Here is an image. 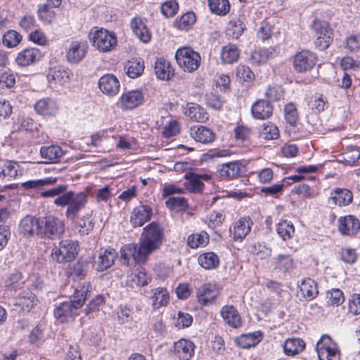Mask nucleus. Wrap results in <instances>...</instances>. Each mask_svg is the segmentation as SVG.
I'll return each instance as SVG.
<instances>
[{
  "label": "nucleus",
  "instance_id": "obj_1",
  "mask_svg": "<svg viewBox=\"0 0 360 360\" xmlns=\"http://www.w3.org/2000/svg\"><path fill=\"white\" fill-rule=\"evenodd\" d=\"M163 238V229L151 222L143 228L139 245L129 244L122 248V262L127 266L145 263L149 255L160 248Z\"/></svg>",
  "mask_w": 360,
  "mask_h": 360
},
{
  "label": "nucleus",
  "instance_id": "obj_2",
  "mask_svg": "<svg viewBox=\"0 0 360 360\" xmlns=\"http://www.w3.org/2000/svg\"><path fill=\"white\" fill-rule=\"evenodd\" d=\"M68 185H58L40 193L42 198H54L53 203L58 207H65V216L75 220L86 205L89 194L86 191H68Z\"/></svg>",
  "mask_w": 360,
  "mask_h": 360
},
{
  "label": "nucleus",
  "instance_id": "obj_3",
  "mask_svg": "<svg viewBox=\"0 0 360 360\" xmlns=\"http://www.w3.org/2000/svg\"><path fill=\"white\" fill-rule=\"evenodd\" d=\"M91 288V283L84 281L75 289L72 300L61 302L56 307L54 317L62 323L72 320L77 315V311L83 306Z\"/></svg>",
  "mask_w": 360,
  "mask_h": 360
},
{
  "label": "nucleus",
  "instance_id": "obj_4",
  "mask_svg": "<svg viewBox=\"0 0 360 360\" xmlns=\"http://www.w3.org/2000/svg\"><path fill=\"white\" fill-rule=\"evenodd\" d=\"M77 255V243L65 239L61 240L58 246L51 250L52 259L58 263H66L73 260Z\"/></svg>",
  "mask_w": 360,
  "mask_h": 360
},
{
  "label": "nucleus",
  "instance_id": "obj_5",
  "mask_svg": "<svg viewBox=\"0 0 360 360\" xmlns=\"http://www.w3.org/2000/svg\"><path fill=\"white\" fill-rule=\"evenodd\" d=\"M91 34L93 46L101 52H110L117 46V37L112 32L101 28Z\"/></svg>",
  "mask_w": 360,
  "mask_h": 360
},
{
  "label": "nucleus",
  "instance_id": "obj_6",
  "mask_svg": "<svg viewBox=\"0 0 360 360\" xmlns=\"http://www.w3.org/2000/svg\"><path fill=\"white\" fill-rule=\"evenodd\" d=\"M178 65L188 72L196 70L200 63V56L198 53L189 47L179 49L175 54Z\"/></svg>",
  "mask_w": 360,
  "mask_h": 360
},
{
  "label": "nucleus",
  "instance_id": "obj_7",
  "mask_svg": "<svg viewBox=\"0 0 360 360\" xmlns=\"http://www.w3.org/2000/svg\"><path fill=\"white\" fill-rule=\"evenodd\" d=\"M316 349L320 360H340V351L328 335L321 336L316 343Z\"/></svg>",
  "mask_w": 360,
  "mask_h": 360
},
{
  "label": "nucleus",
  "instance_id": "obj_8",
  "mask_svg": "<svg viewBox=\"0 0 360 360\" xmlns=\"http://www.w3.org/2000/svg\"><path fill=\"white\" fill-rule=\"evenodd\" d=\"M64 230V223L57 217L48 216L41 219V238L53 239L63 234Z\"/></svg>",
  "mask_w": 360,
  "mask_h": 360
},
{
  "label": "nucleus",
  "instance_id": "obj_9",
  "mask_svg": "<svg viewBox=\"0 0 360 360\" xmlns=\"http://www.w3.org/2000/svg\"><path fill=\"white\" fill-rule=\"evenodd\" d=\"M311 27L317 36L315 41L316 46L321 51L326 49L332 41L328 24L325 21L315 20Z\"/></svg>",
  "mask_w": 360,
  "mask_h": 360
},
{
  "label": "nucleus",
  "instance_id": "obj_10",
  "mask_svg": "<svg viewBox=\"0 0 360 360\" xmlns=\"http://www.w3.org/2000/svg\"><path fill=\"white\" fill-rule=\"evenodd\" d=\"M41 219L32 215H26L19 223L18 231L20 234L25 238H33L36 236L40 237Z\"/></svg>",
  "mask_w": 360,
  "mask_h": 360
},
{
  "label": "nucleus",
  "instance_id": "obj_11",
  "mask_svg": "<svg viewBox=\"0 0 360 360\" xmlns=\"http://www.w3.org/2000/svg\"><path fill=\"white\" fill-rule=\"evenodd\" d=\"M316 57L309 51L303 50L294 56L293 67L298 72L310 70L316 65Z\"/></svg>",
  "mask_w": 360,
  "mask_h": 360
},
{
  "label": "nucleus",
  "instance_id": "obj_12",
  "mask_svg": "<svg viewBox=\"0 0 360 360\" xmlns=\"http://www.w3.org/2000/svg\"><path fill=\"white\" fill-rule=\"evenodd\" d=\"M184 186L191 193H202L205 188L204 181H209L211 176L207 174H198L192 172H187L184 175Z\"/></svg>",
  "mask_w": 360,
  "mask_h": 360
},
{
  "label": "nucleus",
  "instance_id": "obj_13",
  "mask_svg": "<svg viewBox=\"0 0 360 360\" xmlns=\"http://www.w3.org/2000/svg\"><path fill=\"white\" fill-rule=\"evenodd\" d=\"M88 50V44L85 41H73L66 51V59L72 64L79 63L85 57Z\"/></svg>",
  "mask_w": 360,
  "mask_h": 360
},
{
  "label": "nucleus",
  "instance_id": "obj_14",
  "mask_svg": "<svg viewBox=\"0 0 360 360\" xmlns=\"http://www.w3.org/2000/svg\"><path fill=\"white\" fill-rule=\"evenodd\" d=\"M72 72L71 70L63 65H57L49 69L47 74V79L49 83L63 85L69 82Z\"/></svg>",
  "mask_w": 360,
  "mask_h": 360
},
{
  "label": "nucleus",
  "instance_id": "obj_15",
  "mask_svg": "<svg viewBox=\"0 0 360 360\" xmlns=\"http://www.w3.org/2000/svg\"><path fill=\"white\" fill-rule=\"evenodd\" d=\"M338 230L345 236H354L360 230V221L353 215L341 217L338 219Z\"/></svg>",
  "mask_w": 360,
  "mask_h": 360
},
{
  "label": "nucleus",
  "instance_id": "obj_16",
  "mask_svg": "<svg viewBox=\"0 0 360 360\" xmlns=\"http://www.w3.org/2000/svg\"><path fill=\"white\" fill-rule=\"evenodd\" d=\"M144 98L139 90H132L124 93L120 98L121 108L123 110H132L141 105Z\"/></svg>",
  "mask_w": 360,
  "mask_h": 360
},
{
  "label": "nucleus",
  "instance_id": "obj_17",
  "mask_svg": "<svg viewBox=\"0 0 360 360\" xmlns=\"http://www.w3.org/2000/svg\"><path fill=\"white\" fill-rule=\"evenodd\" d=\"M219 290L215 285L210 283L202 285L197 290L198 301L202 305L213 302L218 296Z\"/></svg>",
  "mask_w": 360,
  "mask_h": 360
},
{
  "label": "nucleus",
  "instance_id": "obj_18",
  "mask_svg": "<svg viewBox=\"0 0 360 360\" xmlns=\"http://www.w3.org/2000/svg\"><path fill=\"white\" fill-rule=\"evenodd\" d=\"M152 209L146 205H141L133 209L131 213L130 222L133 227L142 226L150 219Z\"/></svg>",
  "mask_w": 360,
  "mask_h": 360
},
{
  "label": "nucleus",
  "instance_id": "obj_19",
  "mask_svg": "<svg viewBox=\"0 0 360 360\" xmlns=\"http://www.w3.org/2000/svg\"><path fill=\"white\" fill-rule=\"evenodd\" d=\"M120 86L119 80L112 74L103 75L98 81V87L100 90L103 94L108 96L116 95L119 91Z\"/></svg>",
  "mask_w": 360,
  "mask_h": 360
},
{
  "label": "nucleus",
  "instance_id": "obj_20",
  "mask_svg": "<svg viewBox=\"0 0 360 360\" xmlns=\"http://www.w3.org/2000/svg\"><path fill=\"white\" fill-rule=\"evenodd\" d=\"M41 57V53L38 49L27 48L18 53L15 61L19 66L26 67L39 61Z\"/></svg>",
  "mask_w": 360,
  "mask_h": 360
},
{
  "label": "nucleus",
  "instance_id": "obj_21",
  "mask_svg": "<svg viewBox=\"0 0 360 360\" xmlns=\"http://www.w3.org/2000/svg\"><path fill=\"white\" fill-rule=\"evenodd\" d=\"M131 29L134 34L143 43H148L151 39V33L147 25L140 17H134L131 20Z\"/></svg>",
  "mask_w": 360,
  "mask_h": 360
},
{
  "label": "nucleus",
  "instance_id": "obj_22",
  "mask_svg": "<svg viewBox=\"0 0 360 360\" xmlns=\"http://www.w3.org/2000/svg\"><path fill=\"white\" fill-rule=\"evenodd\" d=\"M194 344L185 339L179 340L174 345V353L180 360H189L194 354Z\"/></svg>",
  "mask_w": 360,
  "mask_h": 360
},
{
  "label": "nucleus",
  "instance_id": "obj_23",
  "mask_svg": "<svg viewBox=\"0 0 360 360\" xmlns=\"http://www.w3.org/2000/svg\"><path fill=\"white\" fill-rule=\"evenodd\" d=\"M190 134L196 141L205 144L212 143L215 139V134L212 130L202 125L191 127Z\"/></svg>",
  "mask_w": 360,
  "mask_h": 360
},
{
  "label": "nucleus",
  "instance_id": "obj_24",
  "mask_svg": "<svg viewBox=\"0 0 360 360\" xmlns=\"http://www.w3.org/2000/svg\"><path fill=\"white\" fill-rule=\"evenodd\" d=\"M154 71L161 80H169L174 75V70L170 63L163 58H159L155 63Z\"/></svg>",
  "mask_w": 360,
  "mask_h": 360
},
{
  "label": "nucleus",
  "instance_id": "obj_25",
  "mask_svg": "<svg viewBox=\"0 0 360 360\" xmlns=\"http://www.w3.org/2000/svg\"><path fill=\"white\" fill-rule=\"evenodd\" d=\"M58 109L56 102L48 98L39 100L34 105L37 113L44 117L55 116Z\"/></svg>",
  "mask_w": 360,
  "mask_h": 360
},
{
  "label": "nucleus",
  "instance_id": "obj_26",
  "mask_svg": "<svg viewBox=\"0 0 360 360\" xmlns=\"http://www.w3.org/2000/svg\"><path fill=\"white\" fill-rule=\"evenodd\" d=\"M117 257V252L114 249L101 250L98 258L95 261L96 269L98 271H103L110 268Z\"/></svg>",
  "mask_w": 360,
  "mask_h": 360
},
{
  "label": "nucleus",
  "instance_id": "obj_27",
  "mask_svg": "<svg viewBox=\"0 0 360 360\" xmlns=\"http://www.w3.org/2000/svg\"><path fill=\"white\" fill-rule=\"evenodd\" d=\"M251 112L255 118L264 120L271 115L273 108L269 101L259 100L252 105Z\"/></svg>",
  "mask_w": 360,
  "mask_h": 360
},
{
  "label": "nucleus",
  "instance_id": "obj_28",
  "mask_svg": "<svg viewBox=\"0 0 360 360\" xmlns=\"http://www.w3.org/2000/svg\"><path fill=\"white\" fill-rule=\"evenodd\" d=\"M252 225V221L250 217L239 219L233 226V239L235 240H242L250 232Z\"/></svg>",
  "mask_w": 360,
  "mask_h": 360
},
{
  "label": "nucleus",
  "instance_id": "obj_29",
  "mask_svg": "<svg viewBox=\"0 0 360 360\" xmlns=\"http://www.w3.org/2000/svg\"><path fill=\"white\" fill-rule=\"evenodd\" d=\"M220 312L223 319L229 326L236 328L241 326L240 316L233 305L223 307Z\"/></svg>",
  "mask_w": 360,
  "mask_h": 360
},
{
  "label": "nucleus",
  "instance_id": "obj_30",
  "mask_svg": "<svg viewBox=\"0 0 360 360\" xmlns=\"http://www.w3.org/2000/svg\"><path fill=\"white\" fill-rule=\"evenodd\" d=\"M40 154L45 163H56L59 162L63 155V150L56 145L42 146L40 149Z\"/></svg>",
  "mask_w": 360,
  "mask_h": 360
},
{
  "label": "nucleus",
  "instance_id": "obj_31",
  "mask_svg": "<svg viewBox=\"0 0 360 360\" xmlns=\"http://www.w3.org/2000/svg\"><path fill=\"white\" fill-rule=\"evenodd\" d=\"M241 166V163L238 161L229 162L220 165L217 171L221 178L234 179L240 173Z\"/></svg>",
  "mask_w": 360,
  "mask_h": 360
},
{
  "label": "nucleus",
  "instance_id": "obj_32",
  "mask_svg": "<svg viewBox=\"0 0 360 360\" xmlns=\"http://www.w3.org/2000/svg\"><path fill=\"white\" fill-rule=\"evenodd\" d=\"M353 195L352 192L346 188H336L331 193L329 198L334 205L340 207L345 206L352 202Z\"/></svg>",
  "mask_w": 360,
  "mask_h": 360
},
{
  "label": "nucleus",
  "instance_id": "obj_33",
  "mask_svg": "<svg viewBox=\"0 0 360 360\" xmlns=\"http://www.w3.org/2000/svg\"><path fill=\"white\" fill-rule=\"evenodd\" d=\"M300 291L302 295L307 300H311L316 297L319 294L317 283L311 278H305L299 285Z\"/></svg>",
  "mask_w": 360,
  "mask_h": 360
},
{
  "label": "nucleus",
  "instance_id": "obj_34",
  "mask_svg": "<svg viewBox=\"0 0 360 360\" xmlns=\"http://www.w3.org/2000/svg\"><path fill=\"white\" fill-rule=\"evenodd\" d=\"M150 300L153 309H157L162 306L167 305L169 296L167 290L163 288L153 289L150 292Z\"/></svg>",
  "mask_w": 360,
  "mask_h": 360
},
{
  "label": "nucleus",
  "instance_id": "obj_35",
  "mask_svg": "<svg viewBox=\"0 0 360 360\" xmlns=\"http://www.w3.org/2000/svg\"><path fill=\"white\" fill-rule=\"evenodd\" d=\"M19 169L20 166L17 162L6 160L3 163L1 167L0 178H2L6 181L14 179L18 174H22Z\"/></svg>",
  "mask_w": 360,
  "mask_h": 360
},
{
  "label": "nucleus",
  "instance_id": "obj_36",
  "mask_svg": "<svg viewBox=\"0 0 360 360\" xmlns=\"http://www.w3.org/2000/svg\"><path fill=\"white\" fill-rule=\"evenodd\" d=\"M275 269L283 273H290L295 268L294 260L290 255L281 254L274 259Z\"/></svg>",
  "mask_w": 360,
  "mask_h": 360
},
{
  "label": "nucleus",
  "instance_id": "obj_37",
  "mask_svg": "<svg viewBox=\"0 0 360 360\" xmlns=\"http://www.w3.org/2000/svg\"><path fill=\"white\" fill-rule=\"evenodd\" d=\"M240 56V50L236 45L229 44L221 48V60L224 64H232L236 62Z\"/></svg>",
  "mask_w": 360,
  "mask_h": 360
},
{
  "label": "nucleus",
  "instance_id": "obj_38",
  "mask_svg": "<svg viewBox=\"0 0 360 360\" xmlns=\"http://www.w3.org/2000/svg\"><path fill=\"white\" fill-rule=\"evenodd\" d=\"M186 116L196 122H205L208 119L207 113L199 105L188 103L184 110Z\"/></svg>",
  "mask_w": 360,
  "mask_h": 360
},
{
  "label": "nucleus",
  "instance_id": "obj_39",
  "mask_svg": "<svg viewBox=\"0 0 360 360\" xmlns=\"http://www.w3.org/2000/svg\"><path fill=\"white\" fill-rule=\"evenodd\" d=\"M283 347L285 354L288 356H294L304 350L305 343L302 339L290 338L285 341Z\"/></svg>",
  "mask_w": 360,
  "mask_h": 360
},
{
  "label": "nucleus",
  "instance_id": "obj_40",
  "mask_svg": "<svg viewBox=\"0 0 360 360\" xmlns=\"http://www.w3.org/2000/svg\"><path fill=\"white\" fill-rule=\"evenodd\" d=\"M262 340V334L257 331L252 333L243 334L236 340L239 347L248 349L256 346Z\"/></svg>",
  "mask_w": 360,
  "mask_h": 360
},
{
  "label": "nucleus",
  "instance_id": "obj_41",
  "mask_svg": "<svg viewBox=\"0 0 360 360\" xmlns=\"http://www.w3.org/2000/svg\"><path fill=\"white\" fill-rule=\"evenodd\" d=\"M198 262L202 268L207 270L214 269L219 264V259L213 252H207L200 255L198 257Z\"/></svg>",
  "mask_w": 360,
  "mask_h": 360
},
{
  "label": "nucleus",
  "instance_id": "obj_42",
  "mask_svg": "<svg viewBox=\"0 0 360 360\" xmlns=\"http://www.w3.org/2000/svg\"><path fill=\"white\" fill-rule=\"evenodd\" d=\"M150 277L147 274L146 271L143 269H137L128 276L127 283L134 287L146 285Z\"/></svg>",
  "mask_w": 360,
  "mask_h": 360
},
{
  "label": "nucleus",
  "instance_id": "obj_43",
  "mask_svg": "<svg viewBox=\"0 0 360 360\" xmlns=\"http://www.w3.org/2000/svg\"><path fill=\"white\" fill-rule=\"evenodd\" d=\"M210 236L205 231L193 233L188 237L187 243L191 248L204 247L208 244Z\"/></svg>",
  "mask_w": 360,
  "mask_h": 360
},
{
  "label": "nucleus",
  "instance_id": "obj_44",
  "mask_svg": "<svg viewBox=\"0 0 360 360\" xmlns=\"http://www.w3.org/2000/svg\"><path fill=\"white\" fill-rule=\"evenodd\" d=\"M338 161L349 165H354L360 158V151L354 147H348L339 155Z\"/></svg>",
  "mask_w": 360,
  "mask_h": 360
},
{
  "label": "nucleus",
  "instance_id": "obj_45",
  "mask_svg": "<svg viewBox=\"0 0 360 360\" xmlns=\"http://www.w3.org/2000/svg\"><path fill=\"white\" fill-rule=\"evenodd\" d=\"M127 75L131 78L139 77L143 72L144 63L141 59L129 60L125 65Z\"/></svg>",
  "mask_w": 360,
  "mask_h": 360
},
{
  "label": "nucleus",
  "instance_id": "obj_46",
  "mask_svg": "<svg viewBox=\"0 0 360 360\" xmlns=\"http://www.w3.org/2000/svg\"><path fill=\"white\" fill-rule=\"evenodd\" d=\"M208 6L212 13L218 15H224L230 10L228 0H208Z\"/></svg>",
  "mask_w": 360,
  "mask_h": 360
},
{
  "label": "nucleus",
  "instance_id": "obj_47",
  "mask_svg": "<svg viewBox=\"0 0 360 360\" xmlns=\"http://www.w3.org/2000/svg\"><path fill=\"white\" fill-rule=\"evenodd\" d=\"M277 233L283 240H286L292 237L295 233V228L291 221L282 220L277 224Z\"/></svg>",
  "mask_w": 360,
  "mask_h": 360
},
{
  "label": "nucleus",
  "instance_id": "obj_48",
  "mask_svg": "<svg viewBox=\"0 0 360 360\" xmlns=\"http://www.w3.org/2000/svg\"><path fill=\"white\" fill-rule=\"evenodd\" d=\"M57 182V178L47 177L41 179L30 180L22 184V187L26 190L39 189L44 186L53 185Z\"/></svg>",
  "mask_w": 360,
  "mask_h": 360
},
{
  "label": "nucleus",
  "instance_id": "obj_49",
  "mask_svg": "<svg viewBox=\"0 0 360 360\" xmlns=\"http://www.w3.org/2000/svg\"><path fill=\"white\" fill-rule=\"evenodd\" d=\"M245 25L240 19L231 20L227 27L226 34L233 39H238L242 35Z\"/></svg>",
  "mask_w": 360,
  "mask_h": 360
},
{
  "label": "nucleus",
  "instance_id": "obj_50",
  "mask_svg": "<svg viewBox=\"0 0 360 360\" xmlns=\"http://www.w3.org/2000/svg\"><path fill=\"white\" fill-rule=\"evenodd\" d=\"M260 136L266 140H274L278 139L279 136L278 127L271 122L263 123Z\"/></svg>",
  "mask_w": 360,
  "mask_h": 360
},
{
  "label": "nucleus",
  "instance_id": "obj_51",
  "mask_svg": "<svg viewBox=\"0 0 360 360\" xmlns=\"http://www.w3.org/2000/svg\"><path fill=\"white\" fill-rule=\"evenodd\" d=\"M166 206L169 210H185L188 207L187 200L183 197L170 196L165 201Z\"/></svg>",
  "mask_w": 360,
  "mask_h": 360
},
{
  "label": "nucleus",
  "instance_id": "obj_52",
  "mask_svg": "<svg viewBox=\"0 0 360 360\" xmlns=\"http://www.w3.org/2000/svg\"><path fill=\"white\" fill-rule=\"evenodd\" d=\"M22 40V36L15 30H8L3 36V44L8 48L15 47Z\"/></svg>",
  "mask_w": 360,
  "mask_h": 360
},
{
  "label": "nucleus",
  "instance_id": "obj_53",
  "mask_svg": "<svg viewBox=\"0 0 360 360\" xmlns=\"http://www.w3.org/2000/svg\"><path fill=\"white\" fill-rule=\"evenodd\" d=\"M25 283L22 274L19 271H15L11 274L5 281L6 287L11 289H16Z\"/></svg>",
  "mask_w": 360,
  "mask_h": 360
},
{
  "label": "nucleus",
  "instance_id": "obj_54",
  "mask_svg": "<svg viewBox=\"0 0 360 360\" xmlns=\"http://www.w3.org/2000/svg\"><path fill=\"white\" fill-rule=\"evenodd\" d=\"M327 303L328 305L338 307L345 300L343 292L338 288H333L327 292Z\"/></svg>",
  "mask_w": 360,
  "mask_h": 360
},
{
  "label": "nucleus",
  "instance_id": "obj_55",
  "mask_svg": "<svg viewBox=\"0 0 360 360\" xmlns=\"http://www.w3.org/2000/svg\"><path fill=\"white\" fill-rule=\"evenodd\" d=\"M284 116L286 122L291 126H295L298 120V112L295 105L288 103L284 108Z\"/></svg>",
  "mask_w": 360,
  "mask_h": 360
},
{
  "label": "nucleus",
  "instance_id": "obj_56",
  "mask_svg": "<svg viewBox=\"0 0 360 360\" xmlns=\"http://www.w3.org/2000/svg\"><path fill=\"white\" fill-rule=\"evenodd\" d=\"M15 84V75L4 70H0V89H10Z\"/></svg>",
  "mask_w": 360,
  "mask_h": 360
},
{
  "label": "nucleus",
  "instance_id": "obj_57",
  "mask_svg": "<svg viewBox=\"0 0 360 360\" xmlns=\"http://www.w3.org/2000/svg\"><path fill=\"white\" fill-rule=\"evenodd\" d=\"M38 15L44 23H51L55 18V12L48 5L44 4L39 8Z\"/></svg>",
  "mask_w": 360,
  "mask_h": 360
},
{
  "label": "nucleus",
  "instance_id": "obj_58",
  "mask_svg": "<svg viewBox=\"0 0 360 360\" xmlns=\"http://www.w3.org/2000/svg\"><path fill=\"white\" fill-rule=\"evenodd\" d=\"M94 223L89 219L82 218L77 224V229L79 233L82 235H88L94 229Z\"/></svg>",
  "mask_w": 360,
  "mask_h": 360
},
{
  "label": "nucleus",
  "instance_id": "obj_59",
  "mask_svg": "<svg viewBox=\"0 0 360 360\" xmlns=\"http://www.w3.org/2000/svg\"><path fill=\"white\" fill-rule=\"evenodd\" d=\"M179 5L175 1H169L162 4L161 6V11L162 14L167 18L174 16L177 12Z\"/></svg>",
  "mask_w": 360,
  "mask_h": 360
},
{
  "label": "nucleus",
  "instance_id": "obj_60",
  "mask_svg": "<svg viewBox=\"0 0 360 360\" xmlns=\"http://www.w3.org/2000/svg\"><path fill=\"white\" fill-rule=\"evenodd\" d=\"M345 47L351 52H356L360 50V34H351L345 41Z\"/></svg>",
  "mask_w": 360,
  "mask_h": 360
},
{
  "label": "nucleus",
  "instance_id": "obj_61",
  "mask_svg": "<svg viewBox=\"0 0 360 360\" xmlns=\"http://www.w3.org/2000/svg\"><path fill=\"white\" fill-rule=\"evenodd\" d=\"M179 123L176 120H172L165 124L162 134L165 137L170 138L179 134Z\"/></svg>",
  "mask_w": 360,
  "mask_h": 360
},
{
  "label": "nucleus",
  "instance_id": "obj_62",
  "mask_svg": "<svg viewBox=\"0 0 360 360\" xmlns=\"http://www.w3.org/2000/svg\"><path fill=\"white\" fill-rule=\"evenodd\" d=\"M340 66L343 70H357L360 67V61L356 60L350 56H345L340 61Z\"/></svg>",
  "mask_w": 360,
  "mask_h": 360
},
{
  "label": "nucleus",
  "instance_id": "obj_63",
  "mask_svg": "<svg viewBox=\"0 0 360 360\" xmlns=\"http://www.w3.org/2000/svg\"><path fill=\"white\" fill-rule=\"evenodd\" d=\"M341 259L347 264H353L356 259V254L354 249L342 248L340 252Z\"/></svg>",
  "mask_w": 360,
  "mask_h": 360
},
{
  "label": "nucleus",
  "instance_id": "obj_64",
  "mask_svg": "<svg viewBox=\"0 0 360 360\" xmlns=\"http://www.w3.org/2000/svg\"><path fill=\"white\" fill-rule=\"evenodd\" d=\"M349 311L354 315L360 314V295L354 294L348 303Z\"/></svg>",
  "mask_w": 360,
  "mask_h": 360
}]
</instances>
